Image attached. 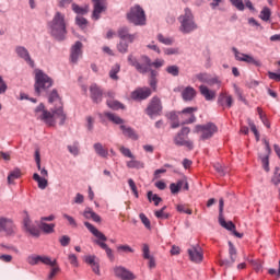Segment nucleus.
I'll return each mask as SVG.
<instances>
[{
  "instance_id": "f257e3e1",
  "label": "nucleus",
  "mask_w": 280,
  "mask_h": 280,
  "mask_svg": "<svg viewBox=\"0 0 280 280\" xmlns=\"http://www.w3.org/2000/svg\"><path fill=\"white\" fill-rule=\"evenodd\" d=\"M49 104H56V107L51 109V112L45 109L44 104H39L35 108V115L37 119L44 121L47 126H56V119H59L60 126H65V121H67V114L62 109V101L60 100V95H58V91L52 90L48 96Z\"/></svg>"
},
{
  "instance_id": "f03ea898",
  "label": "nucleus",
  "mask_w": 280,
  "mask_h": 280,
  "mask_svg": "<svg viewBox=\"0 0 280 280\" xmlns=\"http://www.w3.org/2000/svg\"><path fill=\"white\" fill-rule=\"evenodd\" d=\"M128 62L131 67H135L138 73L142 74L150 73L152 71V69H150L151 67H154V69H161V67L165 65V60L156 59L155 61H152L148 56H141L139 62L137 57H133L132 55L128 56Z\"/></svg>"
},
{
  "instance_id": "7ed1b4c3",
  "label": "nucleus",
  "mask_w": 280,
  "mask_h": 280,
  "mask_svg": "<svg viewBox=\"0 0 280 280\" xmlns=\"http://www.w3.org/2000/svg\"><path fill=\"white\" fill-rule=\"evenodd\" d=\"M48 27L54 38L57 40H65V36H67V23L65 22V14L57 12L52 21L48 23Z\"/></svg>"
},
{
  "instance_id": "20e7f679",
  "label": "nucleus",
  "mask_w": 280,
  "mask_h": 280,
  "mask_svg": "<svg viewBox=\"0 0 280 280\" xmlns=\"http://www.w3.org/2000/svg\"><path fill=\"white\" fill-rule=\"evenodd\" d=\"M84 226L88 229V231H90V233H92V235H94L95 238H97L95 241V244H97V246H100L103 250H105L108 259L110 261H115V255L113 254V249H110V247H108V245L106 243H104L108 240L106 237V235H104V233L100 232V230H97V228H95L89 221L84 222Z\"/></svg>"
},
{
  "instance_id": "39448f33",
  "label": "nucleus",
  "mask_w": 280,
  "mask_h": 280,
  "mask_svg": "<svg viewBox=\"0 0 280 280\" xmlns=\"http://www.w3.org/2000/svg\"><path fill=\"white\" fill-rule=\"evenodd\" d=\"M35 93L36 95H43L47 93L48 89L54 86V80L47 75L43 70H35Z\"/></svg>"
},
{
  "instance_id": "423d86ee",
  "label": "nucleus",
  "mask_w": 280,
  "mask_h": 280,
  "mask_svg": "<svg viewBox=\"0 0 280 280\" xmlns=\"http://www.w3.org/2000/svg\"><path fill=\"white\" fill-rule=\"evenodd\" d=\"M178 21L180 23L179 31L183 34H191V32L198 30V24L194 21V13L187 8L185 9V14L180 15Z\"/></svg>"
},
{
  "instance_id": "0eeeda50",
  "label": "nucleus",
  "mask_w": 280,
  "mask_h": 280,
  "mask_svg": "<svg viewBox=\"0 0 280 280\" xmlns=\"http://www.w3.org/2000/svg\"><path fill=\"white\" fill-rule=\"evenodd\" d=\"M127 19L129 23L133 25H144L145 24V11L139 4L133 5L127 13Z\"/></svg>"
},
{
  "instance_id": "6e6552de",
  "label": "nucleus",
  "mask_w": 280,
  "mask_h": 280,
  "mask_svg": "<svg viewBox=\"0 0 280 280\" xmlns=\"http://www.w3.org/2000/svg\"><path fill=\"white\" fill-rule=\"evenodd\" d=\"M189 132H191L189 127H183L182 130L174 138L175 145H180V147L184 145L189 150H194V142L187 139Z\"/></svg>"
},
{
  "instance_id": "1a4fd4ad",
  "label": "nucleus",
  "mask_w": 280,
  "mask_h": 280,
  "mask_svg": "<svg viewBox=\"0 0 280 280\" xmlns=\"http://www.w3.org/2000/svg\"><path fill=\"white\" fill-rule=\"evenodd\" d=\"M232 51L235 60L238 62H246L247 65H254V67H261V61L259 59H255L252 55L243 54L235 47L232 48Z\"/></svg>"
},
{
  "instance_id": "9d476101",
  "label": "nucleus",
  "mask_w": 280,
  "mask_h": 280,
  "mask_svg": "<svg viewBox=\"0 0 280 280\" xmlns=\"http://www.w3.org/2000/svg\"><path fill=\"white\" fill-rule=\"evenodd\" d=\"M196 132H200L201 133L200 138L203 141H206L207 139H211L214 132H218V127L212 122H208L206 125H197Z\"/></svg>"
},
{
  "instance_id": "9b49d317",
  "label": "nucleus",
  "mask_w": 280,
  "mask_h": 280,
  "mask_svg": "<svg viewBox=\"0 0 280 280\" xmlns=\"http://www.w3.org/2000/svg\"><path fill=\"white\" fill-rule=\"evenodd\" d=\"M199 82L208 84V86H217V89L222 88V80L218 75H211L209 73H199L196 75Z\"/></svg>"
},
{
  "instance_id": "f8f14e48",
  "label": "nucleus",
  "mask_w": 280,
  "mask_h": 280,
  "mask_svg": "<svg viewBox=\"0 0 280 280\" xmlns=\"http://www.w3.org/2000/svg\"><path fill=\"white\" fill-rule=\"evenodd\" d=\"M26 261L30 264V266H38V264H44L45 266H56V259L51 260L49 256H40L36 254L28 256Z\"/></svg>"
},
{
  "instance_id": "ddd939ff",
  "label": "nucleus",
  "mask_w": 280,
  "mask_h": 280,
  "mask_svg": "<svg viewBox=\"0 0 280 280\" xmlns=\"http://www.w3.org/2000/svg\"><path fill=\"white\" fill-rule=\"evenodd\" d=\"M219 223L223 229H226V231H234L235 229V223L233 221L226 222L224 220V199L219 200Z\"/></svg>"
},
{
  "instance_id": "4468645a",
  "label": "nucleus",
  "mask_w": 280,
  "mask_h": 280,
  "mask_svg": "<svg viewBox=\"0 0 280 280\" xmlns=\"http://www.w3.org/2000/svg\"><path fill=\"white\" fill-rule=\"evenodd\" d=\"M233 95H231V93H229V91L226 90H222L219 93L218 96V104L219 106H221L223 109L224 108H232L233 107Z\"/></svg>"
},
{
  "instance_id": "2eb2a0df",
  "label": "nucleus",
  "mask_w": 280,
  "mask_h": 280,
  "mask_svg": "<svg viewBox=\"0 0 280 280\" xmlns=\"http://www.w3.org/2000/svg\"><path fill=\"white\" fill-rule=\"evenodd\" d=\"M161 110H163V105H161V98L154 96L149 106L147 107V115L149 117H154L156 115H161Z\"/></svg>"
},
{
  "instance_id": "dca6fc26",
  "label": "nucleus",
  "mask_w": 280,
  "mask_h": 280,
  "mask_svg": "<svg viewBox=\"0 0 280 280\" xmlns=\"http://www.w3.org/2000/svg\"><path fill=\"white\" fill-rule=\"evenodd\" d=\"M188 256L194 264H202V259H205L201 246H192L188 248Z\"/></svg>"
},
{
  "instance_id": "f3484780",
  "label": "nucleus",
  "mask_w": 280,
  "mask_h": 280,
  "mask_svg": "<svg viewBox=\"0 0 280 280\" xmlns=\"http://www.w3.org/2000/svg\"><path fill=\"white\" fill-rule=\"evenodd\" d=\"M0 231L7 233V235H14L16 233V226L12 219H8L5 217L0 218Z\"/></svg>"
},
{
  "instance_id": "a211bd4d",
  "label": "nucleus",
  "mask_w": 280,
  "mask_h": 280,
  "mask_svg": "<svg viewBox=\"0 0 280 280\" xmlns=\"http://www.w3.org/2000/svg\"><path fill=\"white\" fill-rule=\"evenodd\" d=\"M152 95V90L150 88H138L131 93V100L141 102L142 100H148Z\"/></svg>"
},
{
  "instance_id": "6ab92c4d",
  "label": "nucleus",
  "mask_w": 280,
  "mask_h": 280,
  "mask_svg": "<svg viewBox=\"0 0 280 280\" xmlns=\"http://www.w3.org/2000/svg\"><path fill=\"white\" fill-rule=\"evenodd\" d=\"M92 2L94 8L92 19L93 21H100L102 12L106 10V0H92Z\"/></svg>"
},
{
  "instance_id": "aec40b11",
  "label": "nucleus",
  "mask_w": 280,
  "mask_h": 280,
  "mask_svg": "<svg viewBox=\"0 0 280 280\" xmlns=\"http://www.w3.org/2000/svg\"><path fill=\"white\" fill-rule=\"evenodd\" d=\"M114 275L115 277H117L118 279L121 280H135V273H132L130 270L126 269V267H115L114 268Z\"/></svg>"
},
{
  "instance_id": "412c9836",
  "label": "nucleus",
  "mask_w": 280,
  "mask_h": 280,
  "mask_svg": "<svg viewBox=\"0 0 280 280\" xmlns=\"http://www.w3.org/2000/svg\"><path fill=\"white\" fill-rule=\"evenodd\" d=\"M15 54L19 56V58H22V60L30 65V67L34 68V60L30 56V51L27 50V48L23 46H18L15 47Z\"/></svg>"
},
{
  "instance_id": "4be33fe9",
  "label": "nucleus",
  "mask_w": 280,
  "mask_h": 280,
  "mask_svg": "<svg viewBox=\"0 0 280 280\" xmlns=\"http://www.w3.org/2000/svg\"><path fill=\"white\" fill-rule=\"evenodd\" d=\"M90 93H91V100H93V102L95 104H100V102H102V97L104 95V92L102 91V89L96 83H93L90 86Z\"/></svg>"
},
{
  "instance_id": "5701e85b",
  "label": "nucleus",
  "mask_w": 280,
  "mask_h": 280,
  "mask_svg": "<svg viewBox=\"0 0 280 280\" xmlns=\"http://www.w3.org/2000/svg\"><path fill=\"white\" fill-rule=\"evenodd\" d=\"M137 33L130 34L128 27L122 26L118 30V38L121 40H128V43H135L137 40Z\"/></svg>"
},
{
  "instance_id": "b1692460",
  "label": "nucleus",
  "mask_w": 280,
  "mask_h": 280,
  "mask_svg": "<svg viewBox=\"0 0 280 280\" xmlns=\"http://www.w3.org/2000/svg\"><path fill=\"white\" fill-rule=\"evenodd\" d=\"M24 229L27 231V233H30L34 237L40 236V230L27 217L24 219Z\"/></svg>"
},
{
  "instance_id": "393cba45",
  "label": "nucleus",
  "mask_w": 280,
  "mask_h": 280,
  "mask_svg": "<svg viewBox=\"0 0 280 280\" xmlns=\"http://www.w3.org/2000/svg\"><path fill=\"white\" fill-rule=\"evenodd\" d=\"M80 58H82V44L81 42H75L71 48L70 60L75 63Z\"/></svg>"
},
{
  "instance_id": "a878e982",
  "label": "nucleus",
  "mask_w": 280,
  "mask_h": 280,
  "mask_svg": "<svg viewBox=\"0 0 280 280\" xmlns=\"http://www.w3.org/2000/svg\"><path fill=\"white\" fill-rule=\"evenodd\" d=\"M200 94L205 97L207 102L215 100V91L209 89V86L202 84L199 86Z\"/></svg>"
},
{
  "instance_id": "bb28decb",
  "label": "nucleus",
  "mask_w": 280,
  "mask_h": 280,
  "mask_svg": "<svg viewBox=\"0 0 280 280\" xmlns=\"http://www.w3.org/2000/svg\"><path fill=\"white\" fill-rule=\"evenodd\" d=\"M196 95H198V92H196V89H194V86H186L183 91H182V97L184 100V102H191Z\"/></svg>"
},
{
  "instance_id": "cd10ccee",
  "label": "nucleus",
  "mask_w": 280,
  "mask_h": 280,
  "mask_svg": "<svg viewBox=\"0 0 280 280\" xmlns=\"http://www.w3.org/2000/svg\"><path fill=\"white\" fill-rule=\"evenodd\" d=\"M196 110H198L197 107H186V108H184L182 110V115H183V117L188 115V118H186L185 121L182 122V124H194V121H196V115H194V113H196Z\"/></svg>"
},
{
  "instance_id": "c85d7f7f",
  "label": "nucleus",
  "mask_w": 280,
  "mask_h": 280,
  "mask_svg": "<svg viewBox=\"0 0 280 280\" xmlns=\"http://www.w3.org/2000/svg\"><path fill=\"white\" fill-rule=\"evenodd\" d=\"M93 148L97 156H101L102 159H108V149L104 148V144L96 142L93 144Z\"/></svg>"
},
{
  "instance_id": "c756f323",
  "label": "nucleus",
  "mask_w": 280,
  "mask_h": 280,
  "mask_svg": "<svg viewBox=\"0 0 280 280\" xmlns=\"http://www.w3.org/2000/svg\"><path fill=\"white\" fill-rule=\"evenodd\" d=\"M120 130H122V135L125 137H128V139H132L133 141H137L139 139V136L135 132V129L131 127H128L126 125H120Z\"/></svg>"
},
{
  "instance_id": "7c9ffc66",
  "label": "nucleus",
  "mask_w": 280,
  "mask_h": 280,
  "mask_svg": "<svg viewBox=\"0 0 280 280\" xmlns=\"http://www.w3.org/2000/svg\"><path fill=\"white\" fill-rule=\"evenodd\" d=\"M83 217L86 220H93V222H102V217H100V214L95 213V211H93V209H91V208H85V210L83 212Z\"/></svg>"
},
{
  "instance_id": "2f4dec72",
  "label": "nucleus",
  "mask_w": 280,
  "mask_h": 280,
  "mask_svg": "<svg viewBox=\"0 0 280 280\" xmlns=\"http://www.w3.org/2000/svg\"><path fill=\"white\" fill-rule=\"evenodd\" d=\"M35 163L37 165V170L40 171L42 178H48L49 172L46 171V168L40 167V151H35Z\"/></svg>"
},
{
  "instance_id": "473e14b6",
  "label": "nucleus",
  "mask_w": 280,
  "mask_h": 280,
  "mask_svg": "<svg viewBox=\"0 0 280 280\" xmlns=\"http://www.w3.org/2000/svg\"><path fill=\"white\" fill-rule=\"evenodd\" d=\"M33 180H35V183H37V186L39 189H47V185H49V182L47 180V178L40 177V175H38V173H35L33 175Z\"/></svg>"
},
{
  "instance_id": "72a5a7b5",
  "label": "nucleus",
  "mask_w": 280,
  "mask_h": 280,
  "mask_svg": "<svg viewBox=\"0 0 280 280\" xmlns=\"http://www.w3.org/2000/svg\"><path fill=\"white\" fill-rule=\"evenodd\" d=\"M21 178V168L11 171L8 175V185H14V182Z\"/></svg>"
},
{
  "instance_id": "f704fd0d",
  "label": "nucleus",
  "mask_w": 280,
  "mask_h": 280,
  "mask_svg": "<svg viewBox=\"0 0 280 280\" xmlns=\"http://www.w3.org/2000/svg\"><path fill=\"white\" fill-rule=\"evenodd\" d=\"M127 167H129V170H143V167H145V164L132 158V160L127 162Z\"/></svg>"
},
{
  "instance_id": "c9c22d12",
  "label": "nucleus",
  "mask_w": 280,
  "mask_h": 280,
  "mask_svg": "<svg viewBox=\"0 0 280 280\" xmlns=\"http://www.w3.org/2000/svg\"><path fill=\"white\" fill-rule=\"evenodd\" d=\"M39 229L44 233L51 234V233H54V231L56 229V224H54V223H46V222L40 221Z\"/></svg>"
},
{
  "instance_id": "e433bc0d",
  "label": "nucleus",
  "mask_w": 280,
  "mask_h": 280,
  "mask_svg": "<svg viewBox=\"0 0 280 280\" xmlns=\"http://www.w3.org/2000/svg\"><path fill=\"white\" fill-rule=\"evenodd\" d=\"M147 196H148L149 202H154L155 207H159V205L163 202V199L159 197V195L152 192V190H149Z\"/></svg>"
},
{
  "instance_id": "4c0bfd02",
  "label": "nucleus",
  "mask_w": 280,
  "mask_h": 280,
  "mask_svg": "<svg viewBox=\"0 0 280 280\" xmlns=\"http://www.w3.org/2000/svg\"><path fill=\"white\" fill-rule=\"evenodd\" d=\"M105 117H107V119L109 121H112L113 124H116V125H121L124 124V119H121V117L117 116V114H113V113H108L106 112L105 114Z\"/></svg>"
},
{
  "instance_id": "58836bf2",
  "label": "nucleus",
  "mask_w": 280,
  "mask_h": 280,
  "mask_svg": "<svg viewBox=\"0 0 280 280\" xmlns=\"http://www.w3.org/2000/svg\"><path fill=\"white\" fill-rule=\"evenodd\" d=\"M150 73V86L151 89H153V91H156V84H158V80L156 78H159V71L156 70H151Z\"/></svg>"
},
{
  "instance_id": "ea45409f",
  "label": "nucleus",
  "mask_w": 280,
  "mask_h": 280,
  "mask_svg": "<svg viewBox=\"0 0 280 280\" xmlns=\"http://www.w3.org/2000/svg\"><path fill=\"white\" fill-rule=\"evenodd\" d=\"M119 71H121V66L119 63L114 65L109 71V78L112 80H119V75H117Z\"/></svg>"
},
{
  "instance_id": "a19ab883",
  "label": "nucleus",
  "mask_w": 280,
  "mask_h": 280,
  "mask_svg": "<svg viewBox=\"0 0 280 280\" xmlns=\"http://www.w3.org/2000/svg\"><path fill=\"white\" fill-rule=\"evenodd\" d=\"M229 255L232 264H235V259L237 258V249L232 242H229Z\"/></svg>"
},
{
  "instance_id": "79ce46f5",
  "label": "nucleus",
  "mask_w": 280,
  "mask_h": 280,
  "mask_svg": "<svg viewBox=\"0 0 280 280\" xmlns=\"http://www.w3.org/2000/svg\"><path fill=\"white\" fill-rule=\"evenodd\" d=\"M183 185H185V180H178L176 184L172 183L170 185V189L172 194H178L180 189H183Z\"/></svg>"
},
{
  "instance_id": "37998d69",
  "label": "nucleus",
  "mask_w": 280,
  "mask_h": 280,
  "mask_svg": "<svg viewBox=\"0 0 280 280\" xmlns=\"http://www.w3.org/2000/svg\"><path fill=\"white\" fill-rule=\"evenodd\" d=\"M158 40L159 43H162V45H174V38L173 37H165L163 34H158Z\"/></svg>"
},
{
  "instance_id": "c03bdc74",
  "label": "nucleus",
  "mask_w": 280,
  "mask_h": 280,
  "mask_svg": "<svg viewBox=\"0 0 280 280\" xmlns=\"http://www.w3.org/2000/svg\"><path fill=\"white\" fill-rule=\"evenodd\" d=\"M108 108H112L113 110H119V108L124 109V104L119 103V101L115 100H108L107 101Z\"/></svg>"
},
{
  "instance_id": "a18cd8bd",
  "label": "nucleus",
  "mask_w": 280,
  "mask_h": 280,
  "mask_svg": "<svg viewBox=\"0 0 280 280\" xmlns=\"http://www.w3.org/2000/svg\"><path fill=\"white\" fill-rule=\"evenodd\" d=\"M271 12H270V9L268 7H265L261 12H260V15H259V19H261V21H270V16H271Z\"/></svg>"
},
{
  "instance_id": "49530a36",
  "label": "nucleus",
  "mask_w": 280,
  "mask_h": 280,
  "mask_svg": "<svg viewBox=\"0 0 280 280\" xmlns=\"http://www.w3.org/2000/svg\"><path fill=\"white\" fill-rule=\"evenodd\" d=\"M72 10L75 14H86L89 12L88 7H80L77 3H72Z\"/></svg>"
},
{
  "instance_id": "de8ad7c7",
  "label": "nucleus",
  "mask_w": 280,
  "mask_h": 280,
  "mask_svg": "<svg viewBox=\"0 0 280 280\" xmlns=\"http://www.w3.org/2000/svg\"><path fill=\"white\" fill-rule=\"evenodd\" d=\"M166 72H168L170 75H173L174 78H176L180 73V69L178 68V66H168L166 68Z\"/></svg>"
},
{
  "instance_id": "09e8293b",
  "label": "nucleus",
  "mask_w": 280,
  "mask_h": 280,
  "mask_svg": "<svg viewBox=\"0 0 280 280\" xmlns=\"http://www.w3.org/2000/svg\"><path fill=\"white\" fill-rule=\"evenodd\" d=\"M119 152L122 156H127V159H135V155L132 154V151L126 147H120Z\"/></svg>"
},
{
  "instance_id": "8fccbe9b",
  "label": "nucleus",
  "mask_w": 280,
  "mask_h": 280,
  "mask_svg": "<svg viewBox=\"0 0 280 280\" xmlns=\"http://www.w3.org/2000/svg\"><path fill=\"white\" fill-rule=\"evenodd\" d=\"M62 217L65 218V220H68V223L70 226H72V229H78V222L75 221V219L67 213H63Z\"/></svg>"
},
{
  "instance_id": "3c124183",
  "label": "nucleus",
  "mask_w": 280,
  "mask_h": 280,
  "mask_svg": "<svg viewBox=\"0 0 280 280\" xmlns=\"http://www.w3.org/2000/svg\"><path fill=\"white\" fill-rule=\"evenodd\" d=\"M128 185L136 198H139V190H137V184H135V180L132 178L128 179Z\"/></svg>"
},
{
  "instance_id": "603ef678",
  "label": "nucleus",
  "mask_w": 280,
  "mask_h": 280,
  "mask_svg": "<svg viewBox=\"0 0 280 280\" xmlns=\"http://www.w3.org/2000/svg\"><path fill=\"white\" fill-rule=\"evenodd\" d=\"M75 23H77V25H79L81 27V30H84L86 27V25L89 24V21H86L85 18H82L79 15L75 18Z\"/></svg>"
},
{
  "instance_id": "864d4df0",
  "label": "nucleus",
  "mask_w": 280,
  "mask_h": 280,
  "mask_svg": "<svg viewBox=\"0 0 280 280\" xmlns=\"http://www.w3.org/2000/svg\"><path fill=\"white\" fill-rule=\"evenodd\" d=\"M176 210L178 213H186L187 215H191V209L187 208L185 205H177Z\"/></svg>"
},
{
  "instance_id": "5fc2aeb1",
  "label": "nucleus",
  "mask_w": 280,
  "mask_h": 280,
  "mask_svg": "<svg viewBox=\"0 0 280 280\" xmlns=\"http://www.w3.org/2000/svg\"><path fill=\"white\" fill-rule=\"evenodd\" d=\"M234 93L238 97L240 102H246V98L244 97V92H242V89H240L237 84H234Z\"/></svg>"
},
{
  "instance_id": "6e6d98bb",
  "label": "nucleus",
  "mask_w": 280,
  "mask_h": 280,
  "mask_svg": "<svg viewBox=\"0 0 280 280\" xmlns=\"http://www.w3.org/2000/svg\"><path fill=\"white\" fill-rule=\"evenodd\" d=\"M139 218L141 220L142 224H144L145 229H152L150 219L147 218L145 213H140Z\"/></svg>"
},
{
  "instance_id": "4d7b16f0",
  "label": "nucleus",
  "mask_w": 280,
  "mask_h": 280,
  "mask_svg": "<svg viewBox=\"0 0 280 280\" xmlns=\"http://www.w3.org/2000/svg\"><path fill=\"white\" fill-rule=\"evenodd\" d=\"M56 264H58V261L56 260ZM50 273L48 275V280L54 279V277H56V275H58V272H60V267H58L57 265L55 266H50Z\"/></svg>"
},
{
  "instance_id": "13d9d810",
  "label": "nucleus",
  "mask_w": 280,
  "mask_h": 280,
  "mask_svg": "<svg viewBox=\"0 0 280 280\" xmlns=\"http://www.w3.org/2000/svg\"><path fill=\"white\" fill-rule=\"evenodd\" d=\"M155 218L159 220H168L170 213L164 212L163 210H158L154 212Z\"/></svg>"
},
{
  "instance_id": "bf43d9fd",
  "label": "nucleus",
  "mask_w": 280,
  "mask_h": 280,
  "mask_svg": "<svg viewBox=\"0 0 280 280\" xmlns=\"http://www.w3.org/2000/svg\"><path fill=\"white\" fill-rule=\"evenodd\" d=\"M117 50L119 51V54H128V43L120 42L117 45Z\"/></svg>"
},
{
  "instance_id": "052dcab7",
  "label": "nucleus",
  "mask_w": 280,
  "mask_h": 280,
  "mask_svg": "<svg viewBox=\"0 0 280 280\" xmlns=\"http://www.w3.org/2000/svg\"><path fill=\"white\" fill-rule=\"evenodd\" d=\"M142 257L143 259H150V257H152V255H150V246H148V244L142 245Z\"/></svg>"
},
{
  "instance_id": "680f3d73",
  "label": "nucleus",
  "mask_w": 280,
  "mask_h": 280,
  "mask_svg": "<svg viewBox=\"0 0 280 280\" xmlns=\"http://www.w3.org/2000/svg\"><path fill=\"white\" fill-rule=\"evenodd\" d=\"M68 150H69L70 154H73V156H78V154H80V148L78 147V143L68 145Z\"/></svg>"
},
{
  "instance_id": "e2e57ef3",
  "label": "nucleus",
  "mask_w": 280,
  "mask_h": 280,
  "mask_svg": "<svg viewBox=\"0 0 280 280\" xmlns=\"http://www.w3.org/2000/svg\"><path fill=\"white\" fill-rule=\"evenodd\" d=\"M232 5H234L235 9L240 10L241 12H243L244 10V1L242 0H230Z\"/></svg>"
},
{
  "instance_id": "0e129e2a",
  "label": "nucleus",
  "mask_w": 280,
  "mask_h": 280,
  "mask_svg": "<svg viewBox=\"0 0 280 280\" xmlns=\"http://www.w3.org/2000/svg\"><path fill=\"white\" fill-rule=\"evenodd\" d=\"M271 183L273 185H280V173H279V167H276V172L271 178Z\"/></svg>"
},
{
  "instance_id": "69168bd1",
  "label": "nucleus",
  "mask_w": 280,
  "mask_h": 280,
  "mask_svg": "<svg viewBox=\"0 0 280 280\" xmlns=\"http://www.w3.org/2000/svg\"><path fill=\"white\" fill-rule=\"evenodd\" d=\"M59 243L61 246H69V244H71V237H69L68 235H63L59 238Z\"/></svg>"
},
{
  "instance_id": "338daca9",
  "label": "nucleus",
  "mask_w": 280,
  "mask_h": 280,
  "mask_svg": "<svg viewBox=\"0 0 280 280\" xmlns=\"http://www.w3.org/2000/svg\"><path fill=\"white\" fill-rule=\"evenodd\" d=\"M249 128L252 130V132L255 135L256 137V141H259V130H257V126H255V122L249 121Z\"/></svg>"
},
{
  "instance_id": "774afa93",
  "label": "nucleus",
  "mask_w": 280,
  "mask_h": 280,
  "mask_svg": "<svg viewBox=\"0 0 280 280\" xmlns=\"http://www.w3.org/2000/svg\"><path fill=\"white\" fill-rule=\"evenodd\" d=\"M68 261H70L71 266L78 267V256H75V254H70L68 256Z\"/></svg>"
}]
</instances>
